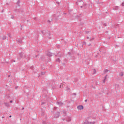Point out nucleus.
<instances>
[{
    "label": "nucleus",
    "mask_w": 124,
    "mask_h": 124,
    "mask_svg": "<svg viewBox=\"0 0 124 124\" xmlns=\"http://www.w3.org/2000/svg\"><path fill=\"white\" fill-rule=\"evenodd\" d=\"M43 31H42V32L43 33Z\"/></svg>",
    "instance_id": "26"
},
{
    "label": "nucleus",
    "mask_w": 124,
    "mask_h": 124,
    "mask_svg": "<svg viewBox=\"0 0 124 124\" xmlns=\"http://www.w3.org/2000/svg\"><path fill=\"white\" fill-rule=\"evenodd\" d=\"M86 33H89V31H88V32H86Z\"/></svg>",
    "instance_id": "25"
},
{
    "label": "nucleus",
    "mask_w": 124,
    "mask_h": 124,
    "mask_svg": "<svg viewBox=\"0 0 124 124\" xmlns=\"http://www.w3.org/2000/svg\"><path fill=\"white\" fill-rule=\"evenodd\" d=\"M57 104L59 106H62L63 105V103L61 102H57Z\"/></svg>",
    "instance_id": "3"
},
{
    "label": "nucleus",
    "mask_w": 124,
    "mask_h": 124,
    "mask_svg": "<svg viewBox=\"0 0 124 124\" xmlns=\"http://www.w3.org/2000/svg\"><path fill=\"white\" fill-rule=\"evenodd\" d=\"M60 116V112H58L57 114L55 115L56 118H58Z\"/></svg>",
    "instance_id": "7"
},
{
    "label": "nucleus",
    "mask_w": 124,
    "mask_h": 124,
    "mask_svg": "<svg viewBox=\"0 0 124 124\" xmlns=\"http://www.w3.org/2000/svg\"><path fill=\"white\" fill-rule=\"evenodd\" d=\"M46 55H47V56H48V57H52V56H53V53L48 51L46 53Z\"/></svg>",
    "instance_id": "2"
},
{
    "label": "nucleus",
    "mask_w": 124,
    "mask_h": 124,
    "mask_svg": "<svg viewBox=\"0 0 124 124\" xmlns=\"http://www.w3.org/2000/svg\"><path fill=\"white\" fill-rule=\"evenodd\" d=\"M5 106H6L7 107H9V104L7 103H5Z\"/></svg>",
    "instance_id": "8"
},
{
    "label": "nucleus",
    "mask_w": 124,
    "mask_h": 124,
    "mask_svg": "<svg viewBox=\"0 0 124 124\" xmlns=\"http://www.w3.org/2000/svg\"><path fill=\"white\" fill-rule=\"evenodd\" d=\"M56 62H61V60H60V59H57L56 60Z\"/></svg>",
    "instance_id": "11"
},
{
    "label": "nucleus",
    "mask_w": 124,
    "mask_h": 124,
    "mask_svg": "<svg viewBox=\"0 0 124 124\" xmlns=\"http://www.w3.org/2000/svg\"><path fill=\"white\" fill-rule=\"evenodd\" d=\"M94 124V122L91 123V122H87L84 123V124Z\"/></svg>",
    "instance_id": "4"
},
{
    "label": "nucleus",
    "mask_w": 124,
    "mask_h": 124,
    "mask_svg": "<svg viewBox=\"0 0 124 124\" xmlns=\"http://www.w3.org/2000/svg\"><path fill=\"white\" fill-rule=\"evenodd\" d=\"M2 39L3 40H4L6 39V36H3L2 37Z\"/></svg>",
    "instance_id": "6"
},
{
    "label": "nucleus",
    "mask_w": 124,
    "mask_h": 124,
    "mask_svg": "<svg viewBox=\"0 0 124 124\" xmlns=\"http://www.w3.org/2000/svg\"><path fill=\"white\" fill-rule=\"evenodd\" d=\"M8 36L9 37H11V35L10 34V33L8 34Z\"/></svg>",
    "instance_id": "14"
},
{
    "label": "nucleus",
    "mask_w": 124,
    "mask_h": 124,
    "mask_svg": "<svg viewBox=\"0 0 124 124\" xmlns=\"http://www.w3.org/2000/svg\"><path fill=\"white\" fill-rule=\"evenodd\" d=\"M118 8H119V7L116 6L113 8L114 10H117Z\"/></svg>",
    "instance_id": "5"
},
{
    "label": "nucleus",
    "mask_w": 124,
    "mask_h": 124,
    "mask_svg": "<svg viewBox=\"0 0 124 124\" xmlns=\"http://www.w3.org/2000/svg\"><path fill=\"white\" fill-rule=\"evenodd\" d=\"M22 109L24 110V108H23Z\"/></svg>",
    "instance_id": "27"
},
{
    "label": "nucleus",
    "mask_w": 124,
    "mask_h": 124,
    "mask_svg": "<svg viewBox=\"0 0 124 124\" xmlns=\"http://www.w3.org/2000/svg\"><path fill=\"white\" fill-rule=\"evenodd\" d=\"M12 102H13L12 100H11V101H10V103H12Z\"/></svg>",
    "instance_id": "21"
},
{
    "label": "nucleus",
    "mask_w": 124,
    "mask_h": 124,
    "mask_svg": "<svg viewBox=\"0 0 124 124\" xmlns=\"http://www.w3.org/2000/svg\"><path fill=\"white\" fill-rule=\"evenodd\" d=\"M77 109L78 110H83V109H84V107H83L82 105L78 106L77 107Z\"/></svg>",
    "instance_id": "1"
},
{
    "label": "nucleus",
    "mask_w": 124,
    "mask_h": 124,
    "mask_svg": "<svg viewBox=\"0 0 124 124\" xmlns=\"http://www.w3.org/2000/svg\"><path fill=\"white\" fill-rule=\"evenodd\" d=\"M16 89H17V87H16Z\"/></svg>",
    "instance_id": "28"
},
{
    "label": "nucleus",
    "mask_w": 124,
    "mask_h": 124,
    "mask_svg": "<svg viewBox=\"0 0 124 124\" xmlns=\"http://www.w3.org/2000/svg\"><path fill=\"white\" fill-rule=\"evenodd\" d=\"M20 3V2L18 1H17V4H18V3Z\"/></svg>",
    "instance_id": "20"
},
{
    "label": "nucleus",
    "mask_w": 124,
    "mask_h": 124,
    "mask_svg": "<svg viewBox=\"0 0 124 124\" xmlns=\"http://www.w3.org/2000/svg\"><path fill=\"white\" fill-rule=\"evenodd\" d=\"M74 94L75 95H76V93H74Z\"/></svg>",
    "instance_id": "23"
},
{
    "label": "nucleus",
    "mask_w": 124,
    "mask_h": 124,
    "mask_svg": "<svg viewBox=\"0 0 124 124\" xmlns=\"http://www.w3.org/2000/svg\"><path fill=\"white\" fill-rule=\"evenodd\" d=\"M108 71H109L108 70L106 69L104 71V73H107V72H108Z\"/></svg>",
    "instance_id": "10"
},
{
    "label": "nucleus",
    "mask_w": 124,
    "mask_h": 124,
    "mask_svg": "<svg viewBox=\"0 0 124 124\" xmlns=\"http://www.w3.org/2000/svg\"><path fill=\"white\" fill-rule=\"evenodd\" d=\"M106 77H107V76H106L105 77V79H104V80H103V82H104V83H105V80H106Z\"/></svg>",
    "instance_id": "13"
},
{
    "label": "nucleus",
    "mask_w": 124,
    "mask_h": 124,
    "mask_svg": "<svg viewBox=\"0 0 124 124\" xmlns=\"http://www.w3.org/2000/svg\"><path fill=\"white\" fill-rule=\"evenodd\" d=\"M11 19H14V16H11Z\"/></svg>",
    "instance_id": "15"
},
{
    "label": "nucleus",
    "mask_w": 124,
    "mask_h": 124,
    "mask_svg": "<svg viewBox=\"0 0 124 124\" xmlns=\"http://www.w3.org/2000/svg\"><path fill=\"white\" fill-rule=\"evenodd\" d=\"M87 101H88V100H87V99L85 100V102H87Z\"/></svg>",
    "instance_id": "19"
},
{
    "label": "nucleus",
    "mask_w": 124,
    "mask_h": 124,
    "mask_svg": "<svg viewBox=\"0 0 124 124\" xmlns=\"http://www.w3.org/2000/svg\"><path fill=\"white\" fill-rule=\"evenodd\" d=\"M95 73H96V71L95 70V69H93V74H95Z\"/></svg>",
    "instance_id": "12"
},
{
    "label": "nucleus",
    "mask_w": 124,
    "mask_h": 124,
    "mask_svg": "<svg viewBox=\"0 0 124 124\" xmlns=\"http://www.w3.org/2000/svg\"><path fill=\"white\" fill-rule=\"evenodd\" d=\"M9 117H10V118H11V115H10Z\"/></svg>",
    "instance_id": "24"
},
{
    "label": "nucleus",
    "mask_w": 124,
    "mask_h": 124,
    "mask_svg": "<svg viewBox=\"0 0 124 124\" xmlns=\"http://www.w3.org/2000/svg\"><path fill=\"white\" fill-rule=\"evenodd\" d=\"M87 39H90V37H87Z\"/></svg>",
    "instance_id": "22"
},
{
    "label": "nucleus",
    "mask_w": 124,
    "mask_h": 124,
    "mask_svg": "<svg viewBox=\"0 0 124 124\" xmlns=\"http://www.w3.org/2000/svg\"><path fill=\"white\" fill-rule=\"evenodd\" d=\"M122 6H124V2L122 3Z\"/></svg>",
    "instance_id": "18"
},
{
    "label": "nucleus",
    "mask_w": 124,
    "mask_h": 124,
    "mask_svg": "<svg viewBox=\"0 0 124 124\" xmlns=\"http://www.w3.org/2000/svg\"><path fill=\"white\" fill-rule=\"evenodd\" d=\"M93 38H92L90 40V41H93Z\"/></svg>",
    "instance_id": "16"
},
{
    "label": "nucleus",
    "mask_w": 124,
    "mask_h": 124,
    "mask_svg": "<svg viewBox=\"0 0 124 124\" xmlns=\"http://www.w3.org/2000/svg\"><path fill=\"white\" fill-rule=\"evenodd\" d=\"M18 42H19V43H22V40H18Z\"/></svg>",
    "instance_id": "17"
},
{
    "label": "nucleus",
    "mask_w": 124,
    "mask_h": 124,
    "mask_svg": "<svg viewBox=\"0 0 124 124\" xmlns=\"http://www.w3.org/2000/svg\"><path fill=\"white\" fill-rule=\"evenodd\" d=\"M120 76L121 77L124 76V72H121Z\"/></svg>",
    "instance_id": "9"
}]
</instances>
